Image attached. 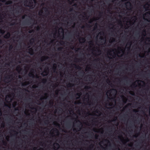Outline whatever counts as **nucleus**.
<instances>
[{
    "mask_svg": "<svg viewBox=\"0 0 150 150\" xmlns=\"http://www.w3.org/2000/svg\"><path fill=\"white\" fill-rule=\"evenodd\" d=\"M28 53L31 55H32L34 54L33 50L32 48H30L29 49Z\"/></svg>",
    "mask_w": 150,
    "mask_h": 150,
    "instance_id": "6",
    "label": "nucleus"
},
{
    "mask_svg": "<svg viewBox=\"0 0 150 150\" xmlns=\"http://www.w3.org/2000/svg\"><path fill=\"white\" fill-rule=\"evenodd\" d=\"M36 149V147H35V148H34V150H35V149Z\"/></svg>",
    "mask_w": 150,
    "mask_h": 150,
    "instance_id": "60",
    "label": "nucleus"
},
{
    "mask_svg": "<svg viewBox=\"0 0 150 150\" xmlns=\"http://www.w3.org/2000/svg\"><path fill=\"white\" fill-rule=\"evenodd\" d=\"M97 23H96L95 25H96V28L97 27Z\"/></svg>",
    "mask_w": 150,
    "mask_h": 150,
    "instance_id": "59",
    "label": "nucleus"
},
{
    "mask_svg": "<svg viewBox=\"0 0 150 150\" xmlns=\"http://www.w3.org/2000/svg\"><path fill=\"white\" fill-rule=\"evenodd\" d=\"M4 42L2 40L0 39V44H2Z\"/></svg>",
    "mask_w": 150,
    "mask_h": 150,
    "instance_id": "20",
    "label": "nucleus"
},
{
    "mask_svg": "<svg viewBox=\"0 0 150 150\" xmlns=\"http://www.w3.org/2000/svg\"><path fill=\"white\" fill-rule=\"evenodd\" d=\"M18 69H19V68H20V67H18Z\"/></svg>",
    "mask_w": 150,
    "mask_h": 150,
    "instance_id": "64",
    "label": "nucleus"
},
{
    "mask_svg": "<svg viewBox=\"0 0 150 150\" xmlns=\"http://www.w3.org/2000/svg\"><path fill=\"white\" fill-rule=\"evenodd\" d=\"M138 82H139V81H141V82H143V83H144V84H145V83L144 82V81H140V80H138L137 81Z\"/></svg>",
    "mask_w": 150,
    "mask_h": 150,
    "instance_id": "39",
    "label": "nucleus"
},
{
    "mask_svg": "<svg viewBox=\"0 0 150 150\" xmlns=\"http://www.w3.org/2000/svg\"><path fill=\"white\" fill-rule=\"evenodd\" d=\"M73 65L74 66L75 68L76 69H81V68L80 66H77L76 65V64H73Z\"/></svg>",
    "mask_w": 150,
    "mask_h": 150,
    "instance_id": "7",
    "label": "nucleus"
},
{
    "mask_svg": "<svg viewBox=\"0 0 150 150\" xmlns=\"http://www.w3.org/2000/svg\"><path fill=\"white\" fill-rule=\"evenodd\" d=\"M133 111L135 113L137 112H138V111L136 109H134Z\"/></svg>",
    "mask_w": 150,
    "mask_h": 150,
    "instance_id": "32",
    "label": "nucleus"
},
{
    "mask_svg": "<svg viewBox=\"0 0 150 150\" xmlns=\"http://www.w3.org/2000/svg\"><path fill=\"white\" fill-rule=\"evenodd\" d=\"M18 77L19 78H21V76H18Z\"/></svg>",
    "mask_w": 150,
    "mask_h": 150,
    "instance_id": "54",
    "label": "nucleus"
},
{
    "mask_svg": "<svg viewBox=\"0 0 150 150\" xmlns=\"http://www.w3.org/2000/svg\"><path fill=\"white\" fill-rule=\"evenodd\" d=\"M68 85L69 87H71L73 86H74V84L69 83L68 84Z\"/></svg>",
    "mask_w": 150,
    "mask_h": 150,
    "instance_id": "16",
    "label": "nucleus"
},
{
    "mask_svg": "<svg viewBox=\"0 0 150 150\" xmlns=\"http://www.w3.org/2000/svg\"><path fill=\"white\" fill-rule=\"evenodd\" d=\"M81 95V93H77L75 95V96H78L79 97L76 98V99H79V97Z\"/></svg>",
    "mask_w": 150,
    "mask_h": 150,
    "instance_id": "8",
    "label": "nucleus"
},
{
    "mask_svg": "<svg viewBox=\"0 0 150 150\" xmlns=\"http://www.w3.org/2000/svg\"><path fill=\"white\" fill-rule=\"evenodd\" d=\"M31 40H34V38H32Z\"/></svg>",
    "mask_w": 150,
    "mask_h": 150,
    "instance_id": "63",
    "label": "nucleus"
},
{
    "mask_svg": "<svg viewBox=\"0 0 150 150\" xmlns=\"http://www.w3.org/2000/svg\"><path fill=\"white\" fill-rule=\"evenodd\" d=\"M14 106L13 107H14L16 105V102H14Z\"/></svg>",
    "mask_w": 150,
    "mask_h": 150,
    "instance_id": "40",
    "label": "nucleus"
},
{
    "mask_svg": "<svg viewBox=\"0 0 150 150\" xmlns=\"http://www.w3.org/2000/svg\"><path fill=\"white\" fill-rule=\"evenodd\" d=\"M14 24H14L11 23V25H13Z\"/></svg>",
    "mask_w": 150,
    "mask_h": 150,
    "instance_id": "55",
    "label": "nucleus"
},
{
    "mask_svg": "<svg viewBox=\"0 0 150 150\" xmlns=\"http://www.w3.org/2000/svg\"><path fill=\"white\" fill-rule=\"evenodd\" d=\"M5 32V31L4 30H1V33L2 34H4Z\"/></svg>",
    "mask_w": 150,
    "mask_h": 150,
    "instance_id": "29",
    "label": "nucleus"
},
{
    "mask_svg": "<svg viewBox=\"0 0 150 150\" xmlns=\"http://www.w3.org/2000/svg\"><path fill=\"white\" fill-rule=\"evenodd\" d=\"M105 141L106 142H107L108 143H109L110 144V142L107 139H105Z\"/></svg>",
    "mask_w": 150,
    "mask_h": 150,
    "instance_id": "27",
    "label": "nucleus"
},
{
    "mask_svg": "<svg viewBox=\"0 0 150 150\" xmlns=\"http://www.w3.org/2000/svg\"><path fill=\"white\" fill-rule=\"evenodd\" d=\"M42 81L43 83H45L47 81V80L46 79H43L42 80Z\"/></svg>",
    "mask_w": 150,
    "mask_h": 150,
    "instance_id": "14",
    "label": "nucleus"
},
{
    "mask_svg": "<svg viewBox=\"0 0 150 150\" xmlns=\"http://www.w3.org/2000/svg\"><path fill=\"white\" fill-rule=\"evenodd\" d=\"M121 141H122V142H123L124 141H123V140H121Z\"/></svg>",
    "mask_w": 150,
    "mask_h": 150,
    "instance_id": "61",
    "label": "nucleus"
},
{
    "mask_svg": "<svg viewBox=\"0 0 150 150\" xmlns=\"http://www.w3.org/2000/svg\"><path fill=\"white\" fill-rule=\"evenodd\" d=\"M0 1H2L3 2H6L5 4L6 5H9V4H12L13 2L12 1H11L9 0L7 1L6 2V0H0Z\"/></svg>",
    "mask_w": 150,
    "mask_h": 150,
    "instance_id": "1",
    "label": "nucleus"
},
{
    "mask_svg": "<svg viewBox=\"0 0 150 150\" xmlns=\"http://www.w3.org/2000/svg\"><path fill=\"white\" fill-rule=\"evenodd\" d=\"M53 104V102H50L49 103V104L50 105H52Z\"/></svg>",
    "mask_w": 150,
    "mask_h": 150,
    "instance_id": "31",
    "label": "nucleus"
},
{
    "mask_svg": "<svg viewBox=\"0 0 150 150\" xmlns=\"http://www.w3.org/2000/svg\"><path fill=\"white\" fill-rule=\"evenodd\" d=\"M10 33L9 32H8L5 35L4 37V38L6 39L8 38L10 36Z\"/></svg>",
    "mask_w": 150,
    "mask_h": 150,
    "instance_id": "3",
    "label": "nucleus"
},
{
    "mask_svg": "<svg viewBox=\"0 0 150 150\" xmlns=\"http://www.w3.org/2000/svg\"><path fill=\"white\" fill-rule=\"evenodd\" d=\"M2 5V3H1V2H0V6H1Z\"/></svg>",
    "mask_w": 150,
    "mask_h": 150,
    "instance_id": "50",
    "label": "nucleus"
},
{
    "mask_svg": "<svg viewBox=\"0 0 150 150\" xmlns=\"http://www.w3.org/2000/svg\"><path fill=\"white\" fill-rule=\"evenodd\" d=\"M115 40L114 38H112V40L110 42H115Z\"/></svg>",
    "mask_w": 150,
    "mask_h": 150,
    "instance_id": "17",
    "label": "nucleus"
},
{
    "mask_svg": "<svg viewBox=\"0 0 150 150\" xmlns=\"http://www.w3.org/2000/svg\"><path fill=\"white\" fill-rule=\"evenodd\" d=\"M62 42V43H63V44H65V42H64L63 41H62L61 42V45H62V44H61V43Z\"/></svg>",
    "mask_w": 150,
    "mask_h": 150,
    "instance_id": "38",
    "label": "nucleus"
},
{
    "mask_svg": "<svg viewBox=\"0 0 150 150\" xmlns=\"http://www.w3.org/2000/svg\"><path fill=\"white\" fill-rule=\"evenodd\" d=\"M12 76H13L11 75L10 76H8L5 77V79L8 80L10 79V77H12Z\"/></svg>",
    "mask_w": 150,
    "mask_h": 150,
    "instance_id": "9",
    "label": "nucleus"
},
{
    "mask_svg": "<svg viewBox=\"0 0 150 150\" xmlns=\"http://www.w3.org/2000/svg\"><path fill=\"white\" fill-rule=\"evenodd\" d=\"M49 58V57L47 56H43L41 57L40 58V60L41 62H43L45 60Z\"/></svg>",
    "mask_w": 150,
    "mask_h": 150,
    "instance_id": "4",
    "label": "nucleus"
},
{
    "mask_svg": "<svg viewBox=\"0 0 150 150\" xmlns=\"http://www.w3.org/2000/svg\"><path fill=\"white\" fill-rule=\"evenodd\" d=\"M116 119H117V117H115V118L113 120V121L115 120H116Z\"/></svg>",
    "mask_w": 150,
    "mask_h": 150,
    "instance_id": "47",
    "label": "nucleus"
},
{
    "mask_svg": "<svg viewBox=\"0 0 150 150\" xmlns=\"http://www.w3.org/2000/svg\"><path fill=\"white\" fill-rule=\"evenodd\" d=\"M13 132H16V131L15 130H13Z\"/></svg>",
    "mask_w": 150,
    "mask_h": 150,
    "instance_id": "56",
    "label": "nucleus"
},
{
    "mask_svg": "<svg viewBox=\"0 0 150 150\" xmlns=\"http://www.w3.org/2000/svg\"><path fill=\"white\" fill-rule=\"evenodd\" d=\"M73 10V8H71L70 9V11H72Z\"/></svg>",
    "mask_w": 150,
    "mask_h": 150,
    "instance_id": "48",
    "label": "nucleus"
},
{
    "mask_svg": "<svg viewBox=\"0 0 150 150\" xmlns=\"http://www.w3.org/2000/svg\"><path fill=\"white\" fill-rule=\"evenodd\" d=\"M36 77L37 78H38L39 77L38 76H36Z\"/></svg>",
    "mask_w": 150,
    "mask_h": 150,
    "instance_id": "57",
    "label": "nucleus"
},
{
    "mask_svg": "<svg viewBox=\"0 0 150 150\" xmlns=\"http://www.w3.org/2000/svg\"><path fill=\"white\" fill-rule=\"evenodd\" d=\"M37 87V86L36 85H34L33 86V87L34 88H35Z\"/></svg>",
    "mask_w": 150,
    "mask_h": 150,
    "instance_id": "36",
    "label": "nucleus"
},
{
    "mask_svg": "<svg viewBox=\"0 0 150 150\" xmlns=\"http://www.w3.org/2000/svg\"><path fill=\"white\" fill-rule=\"evenodd\" d=\"M55 129L56 132L58 134H59V132L58 130L56 129Z\"/></svg>",
    "mask_w": 150,
    "mask_h": 150,
    "instance_id": "23",
    "label": "nucleus"
},
{
    "mask_svg": "<svg viewBox=\"0 0 150 150\" xmlns=\"http://www.w3.org/2000/svg\"><path fill=\"white\" fill-rule=\"evenodd\" d=\"M93 22V21L92 20H91L90 21H89V23H91Z\"/></svg>",
    "mask_w": 150,
    "mask_h": 150,
    "instance_id": "43",
    "label": "nucleus"
},
{
    "mask_svg": "<svg viewBox=\"0 0 150 150\" xmlns=\"http://www.w3.org/2000/svg\"><path fill=\"white\" fill-rule=\"evenodd\" d=\"M2 142L4 145H6V142L4 140H3Z\"/></svg>",
    "mask_w": 150,
    "mask_h": 150,
    "instance_id": "19",
    "label": "nucleus"
},
{
    "mask_svg": "<svg viewBox=\"0 0 150 150\" xmlns=\"http://www.w3.org/2000/svg\"><path fill=\"white\" fill-rule=\"evenodd\" d=\"M45 9H46V10L45 11V12H47L49 13V11L47 9V8H45Z\"/></svg>",
    "mask_w": 150,
    "mask_h": 150,
    "instance_id": "37",
    "label": "nucleus"
},
{
    "mask_svg": "<svg viewBox=\"0 0 150 150\" xmlns=\"http://www.w3.org/2000/svg\"><path fill=\"white\" fill-rule=\"evenodd\" d=\"M30 44L31 45H32L33 44V42L31 40L30 41Z\"/></svg>",
    "mask_w": 150,
    "mask_h": 150,
    "instance_id": "25",
    "label": "nucleus"
},
{
    "mask_svg": "<svg viewBox=\"0 0 150 150\" xmlns=\"http://www.w3.org/2000/svg\"><path fill=\"white\" fill-rule=\"evenodd\" d=\"M81 40L82 41H85L86 40V39L84 38H81Z\"/></svg>",
    "mask_w": 150,
    "mask_h": 150,
    "instance_id": "24",
    "label": "nucleus"
},
{
    "mask_svg": "<svg viewBox=\"0 0 150 150\" xmlns=\"http://www.w3.org/2000/svg\"><path fill=\"white\" fill-rule=\"evenodd\" d=\"M26 22L27 23H29V24H30L31 23L30 22V21H26Z\"/></svg>",
    "mask_w": 150,
    "mask_h": 150,
    "instance_id": "35",
    "label": "nucleus"
},
{
    "mask_svg": "<svg viewBox=\"0 0 150 150\" xmlns=\"http://www.w3.org/2000/svg\"><path fill=\"white\" fill-rule=\"evenodd\" d=\"M13 48V46H12V45H10V50H11V49H12Z\"/></svg>",
    "mask_w": 150,
    "mask_h": 150,
    "instance_id": "33",
    "label": "nucleus"
},
{
    "mask_svg": "<svg viewBox=\"0 0 150 150\" xmlns=\"http://www.w3.org/2000/svg\"><path fill=\"white\" fill-rule=\"evenodd\" d=\"M43 11L42 10H40L39 12V14L40 15H41L43 13Z\"/></svg>",
    "mask_w": 150,
    "mask_h": 150,
    "instance_id": "10",
    "label": "nucleus"
},
{
    "mask_svg": "<svg viewBox=\"0 0 150 150\" xmlns=\"http://www.w3.org/2000/svg\"><path fill=\"white\" fill-rule=\"evenodd\" d=\"M73 130H74V131H76V129H74Z\"/></svg>",
    "mask_w": 150,
    "mask_h": 150,
    "instance_id": "53",
    "label": "nucleus"
},
{
    "mask_svg": "<svg viewBox=\"0 0 150 150\" xmlns=\"http://www.w3.org/2000/svg\"><path fill=\"white\" fill-rule=\"evenodd\" d=\"M131 105V103H129L128 104V105Z\"/></svg>",
    "mask_w": 150,
    "mask_h": 150,
    "instance_id": "62",
    "label": "nucleus"
},
{
    "mask_svg": "<svg viewBox=\"0 0 150 150\" xmlns=\"http://www.w3.org/2000/svg\"><path fill=\"white\" fill-rule=\"evenodd\" d=\"M132 8H129L128 9L129 10H131Z\"/></svg>",
    "mask_w": 150,
    "mask_h": 150,
    "instance_id": "51",
    "label": "nucleus"
},
{
    "mask_svg": "<svg viewBox=\"0 0 150 150\" xmlns=\"http://www.w3.org/2000/svg\"><path fill=\"white\" fill-rule=\"evenodd\" d=\"M28 2V1H24V3L25 4V6H28V7H32L33 5H31V4H32V2L31 1H30L29 3V4L27 5H25V4H27Z\"/></svg>",
    "mask_w": 150,
    "mask_h": 150,
    "instance_id": "2",
    "label": "nucleus"
},
{
    "mask_svg": "<svg viewBox=\"0 0 150 150\" xmlns=\"http://www.w3.org/2000/svg\"><path fill=\"white\" fill-rule=\"evenodd\" d=\"M62 49V47H60L58 49V51H61Z\"/></svg>",
    "mask_w": 150,
    "mask_h": 150,
    "instance_id": "26",
    "label": "nucleus"
},
{
    "mask_svg": "<svg viewBox=\"0 0 150 150\" xmlns=\"http://www.w3.org/2000/svg\"><path fill=\"white\" fill-rule=\"evenodd\" d=\"M119 21V22H120V24L121 25H122V22H121V20H120Z\"/></svg>",
    "mask_w": 150,
    "mask_h": 150,
    "instance_id": "45",
    "label": "nucleus"
},
{
    "mask_svg": "<svg viewBox=\"0 0 150 150\" xmlns=\"http://www.w3.org/2000/svg\"><path fill=\"white\" fill-rule=\"evenodd\" d=\"M56 146H59V145L57 143L56 144Z\"/></svg>",
    "mask_w": 150,
    "mask_h": 150,
    "instance_id": "44",
    "label": "nucleus"
},
{
    "mask_svg": "<svg viewBox=\"0 0 150 150\" xmlns=\"http://www.w3.org/2000/svg\"><path fill=\"white\" fill-rule=\"evenodd\" d=\"M2 127H4V124H2Z\"/></svg>",
    "mask_w": 150,
    "mask_h": 150,
    "instance_id": "46",
    "label": "nucleus"
},
{
    "mask_svg": "<svg viewBox=\"0 0 150 150\" xmlns=\"http://www.w3.org/2000/svg\"><path fill=\"white\" fill-rule=\"evenodd\" d=\"M102 14H103V12H100L99 15L100 16H101Z\"/></svg>",
    "mask_w": 150,
    "mask_h": 150,
    "instance_id": "41",
    "label": "nucleus"
},
{
    "mask_svg": "<svg viewBox=\"0 0 150 150\" xmlns=\"http://www.w3.org/2000/svg\"><path fill=\"white\" fill-rule=\"evenodd\" d=\"M34 71H32L29 73L28 75L30 77H32L33 78H34L35 77V76L34 75Z\"/></svg>",
    "mask_w": 150,
    "mask_h": 150,
    "instance_id": "5",
    "label": "nucleus"
},
{
    "mask_svg": "<svg viewBox=\"0 0 150 150\" xmlns=\"http://www.w3.org/2000/svg\"><path fill=\"white\" fill-rule=\"evenodd\" d=\"M129 93L131 95H132V96H134V93L132 92V91H130L129 92Z\"/></svg>",
    "mask_w": 150,
    "mask_h": 150,
    "instance_id": "12",
    "label": "nucleus"
},
{
    "mask_svg": "<svg viewBox=\"0 0 150 150\" xmlns=\"http://www.w3.org/2000/svg\"><path fill=\"white\" fill-rule=\"evenodd\" d=\"M77 61H78L79 62V59H76Z\"/></svg>",
    "mask_w": 150,
    "mask_h": 150,
    "instance_id": "52",
    "label": "nucleus"
},
{
    "mask_svg": "<svg viewBox=\"0 0 150 150\" xmlns=\"http://www.w3.org/2000/svg\"><path fill=\"white\" fill-rule=\"evenodd\" d=\"M150 14V12H146V13H145V14H144V15L145 16L146 15V14Z\"/></svg>",
    "mask_w": 150,
    "mask_h": 150,
    "instance_id": "21",
    "label": "nucleus"
},
{
    "mask_svg": "<svg viewBox=\"0 0 150 150\" xmlns=\"http://www.w3.org/2000/svg\"><path fill=\"white\" fill-rule=\"evenodd\" d=\"M34 31V30H30L29 31V33H31L32 32H33Z\"/></svg>",
    "mask_w": 150,
    "mask_h": 150,
    "instance_id": "28",
    "label": "nucleus"
},
{
    "mask_svg": "<svg viewBox=\"0 0 150 150\" xmlns=\"http://www.w3.org/2000/svg\"><path fill=\"white\" fill-rule=\"evenodd\" d=\"M112 90H115V89H111V90H110L108 91L107 92V93H111L112 92Z\"/></svg>",
    "mask_w": 150,
    "mask_h": 150,
    "instance_id": "11",
    "label": "nucleus"
},
{
    "mask_svg": "<svg viewBox=\"0 0 150 150\" xmlns=\"http://www.w3.org/2000/svg\"><path fill=\"white\" fill-rule=\"evenodd\" d=\"M129 4V6L130 7H132V5L130 2H129V1L127 2L125 4V5H126V4Z\"/></svg>",
    "mask_w": 150,
    "mask_h": 150,
    "instance_id": "13",
    "label": "nucleus"
},
{
    "mask_svg": "<svg viewBox=\"0 0 150 150\" xmlns=\"http://www.w3.org/2000/svg\"><path fill=\"white\" fill-rule=\"evenodd\" d=\"M126 101H127V99H126V100H125V101H124V103H126Z\"/></svg>",
    "mask_w": 150,
    "mask_h": 150,
    "instance_id": "58",
    "label": "nucleus"
},
{
    "mask_svg": "<svg viewBox=\"0 0 150 150\" xmlns=\"http://www.w3.org/2000/svg\"><path fill=\"white\" fill-rule=\"evenodd\" d=\"M40 27L39 26H38L36 28L37 30L38 31L40 29Z\"/></svg>",
    "mask_w": 150,
    "mask_h": 150,
    "instance_id": "18",
    "label": "nucleus"
},
{
    "mask_svg": "<svg viewBox=\"0 0 150 150\" xmlns=\"http://www.w3.org/2000/svg\"><path fill=\"white\" fill-rule=\"evenodd\" d=\"M90 87L88 86H86L85 87V88L86 89H89Z\"/></svg>",
    "mask_w": 150,
    "mask_h": 150,
    "instance_id": "34",
    "label": "nucleus"
},
{
    "mask_svg": "<svg viewBox=\"0 0 150 150\" xmlns=\"http://www.w3.org/2000/svg\"><path fill=\"white\" fill-rule=\"evenodd\" d=\"M17 8L20 10H22V7L21 6H18Z\"/></svg>",
    "mask_w": 150,
    "mask_h": 150,
    "instance_id": "15",
    "label": "nucleus"
},
{
    "mask_svg": "<svg viewBox=\"0 0 150 150\" xmlns=\"http://www.w3.org/2000/svg\"><path fill=\"white\" fill-rule=\"evenodd\" d=\"M135 86V83H133L132 85L131 86V87H132V86Z\"/></svg>",
    "mask_w": 150,
    "mask_h": 150,
    "instance_id": "30",
    "label": "nucleus"
},
{
    "mask_svg": "<svg viewBox=\"0 0 150 150\" xmlns=\"http://www.w3.org/2000/svg\"><path fill=\"white\" fill-rule=\"evenodd\" d=\"M98 52L99 53H101V51L99 50H98Z\"/></svg>",
    "mask_w": 150,
    "mask_h": 150,
    "instance_id": "42",
    "label": "nucleus"
},
{
    "mask_svg": "<svg viewBox=\"0 0 150 150\" xmlns=\"http://www.w3.org/2000/svg\"><path fill=\"white\" fill-rule=\"evenodd\" d=\"M47 95H48V94H47V93H45V96H47Z\"/></svg>",
    "mask_w": 150,
    "mask_h": 150,
    "instance_id": "49",
    "label": "nucleus"
},
{
    "mask_svg": "<svg viewBox=\"0 0 150 150\" xmlns=\"http://www.w3.org/2000/svg\"><path fill=\"white\" fill-rule=\"evenodd\" d=\"M89 44L91 45H93V42L92 41H91L89 42Z\"/></svg>",
    "mask_w": 150,
    "mask_h": 150,
    "instance_id": "22",
    "label": "nucleus"
}]
</instances>
